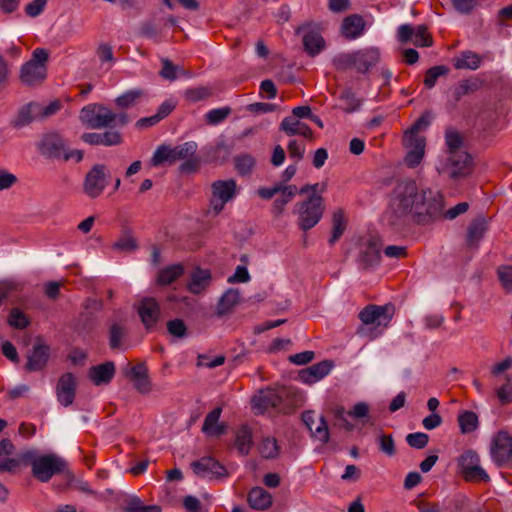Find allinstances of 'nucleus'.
<instances>
[{
  "mask_svg": "<svg viewBox=\"0 0 512 512\" xmlns=\"http://www.w3.org/2000/svg\"><path fill=\"white\" fill-rule=\"evenodd\" d=\"M392 208L400 216L412 214L425 223L443 214L444 200L439 191L419 188L416 181L404 180L394 189Z\"/></svg>",
  "mask_w": 512,
  "mask_h": 512,
  "instance_id": "obj_1",
  "label": "nucleus"
},
{
  "mask_svg": "<svg viewBox=\"0 0 512 512\" xmlns=\"http://www.w3.org/2000/svg\"><path fill=\"white\" fill-rule=\"evenodd\" d=\"M23 466H30L35 479L46 483L57 474L67 470V462L55 453L41 454L38 450L30 448L21 452Z\"/></svg>",
  "mask_w": 512,
  "mask_h": 512,
  "instance_id": "obj_2",
  "label": "nucleus"
},
{
  "mask_svg": "<svg viewBox=\"0 0 512 512\" xmlns=\"http://www.w3.org/2000/svg\"><path fill=\"white\" fill-rule=\"evenodd\" d=\"M390 306L368 305L360 313L361 325L357 334L367 340L379 337L388 326L392 318Z\"/></svg>",
  "mask_w": 512,
  "mask_h": 512,
  "instance_id": "obj_3",
  "label": "nucleus"
},
{
  "mask_svg": "<svg viewBox=\"0 0 512 512\" xmlns=\"http://www.w3.org/2000/svg\"><path fill=\"white\" fill-rule=\"evenodd\" d=\"M79 118L83 124L92 129L123 127L128 123L125 113H114L102 104H90L83 107Z\"/></svg>",
  "mask_w": 512,
  "mask_h": 512,
  "instance_id": "obj_4",
  "label": "nucleus"
},
{
  "mask_svg": "<svg viewBox=\"0 0 512 512\" xmlns=\"http://www.w3.org/2000/svg\"><path fill=\"white\" fill-rule=\"evenodd\" d=\"M324 210L323 198L318 194H312L306 200L297 203L293 213L298 216L299 228L307 231L319 223Z\"/></svg>",
  "mask_w": 512,
  "mask_h": 512,
  "instance_id": "obj_5",
  "label": "nucleus"
},
{
  "mask_svg": "<svg viewBox=\"0 0 512 512\" xmlns=\"http://www.w3.org/2000/svg\"><path fill=\"white\" fill-rule=\"evenodd\" d=\"M197 143L188 141L177 146L160 145L157 147L151 158V165L158 167L164 163L173 164L182 159H189L195 156Z\"/></svg>",
  "mask_w": 512,
  "mask_h": 512,
  "instance_id": "obj_6",
  "label": "nucleus"
},
{
  "mask_svg": "<svg viewBox=\"0 0 512 512\" xmlns=\"http://www.w3.org/2000/svg\"><path fill=\"white\" fill-rule=\"evenodd\" d=\"M238 193L234 179L216 180L211 184L210 212L218 215L228 202L234 200Z\"/></svg>",
  "mask_w": 512,
  "mask_h": 512,
  "instance_id": "obj_7",
  "label": "nucleus"
},
{
  "mask_svg": "<svg viewBox=\"0 0 512 512\" xmlns=\"http://www.w3.org/2000/svg\"><path fill=\"white\" fill-rule=\"evenodd\" d=\"M457 466L460 475L470 482H488L487 472L480 465V457L477 452L467 450L457 458Z\"/></svg>",
  "mask_w": 512,
  "mask_h": 512,
  "instance_id": "obj_8",
  "label": "nucleus"
},
{
  "mask_svg": "<svg viewBox=\"0 0 512 512\" xmlns=\"http://www.w3.org/2000/svg\"><path fill=\"white\" fill-rule=\"evenodd\" d=\"M48 52L43 48H36L32 53V59L21 67L20 78L23 83L33 85L46 77L45 63Z\"/></svg>",
  "mask_w": 512,
  "mask_h": 512,
  "instance_id": "obj_9",
  "label": "nucleus"
},
{
  "mask_svg": "<svg viewBox=\"0 0 512 512\" xmlns=\"http://www.w3.org/2000/svg\"><path fill=\"white\" fill-rule=\"evenodd\" d=\"M109 172L105 165L96 164L86 174L83 182L85 194L95 199L99 197L108 184Z\"/></svg>",
  "mask_w": 512,
  "mask_h": 512,
  "instance_id": "obj_10",
  "label": "nucleus"
},
{
  "mask_svg": "<svg viewBox=\"0 0 512 512\" xmlns=\"http://www.w3.org/2000/svg\"><path fill=\"white\" fill-rule=\"evenodd\" d=\"M403 146L406 149L404 158L405 164L409 168L417 167L425 156L426 140L424 136L405 132L403 137Z\"/></svg>",
  "mask_w": 512,
  "mask_h": 512,
  "instance_id": "obj_11",
  "label": "nucleus"
},
{
  "mask_svg": "<svg viewBox=\"0 0 512 512\" xmlns=\"http://www.w3.org/2000/svg\"><path fill=\"white\" fill-rule=\"evenodd\" d=\"M490 456L498 466H502L511 460L512 436L507 431L500 430L492 437Z\"/></svg>",
  "mask_w": 512,
  "mask_h": 512,
  "instance_id": "obj_12",
  "label": "nucleus"
},
{
  "mask_svg": "<svg viewBox=\"0 0 512 512\" xmlns=\"http://www.w3.org/2000/svg\"><path fill=\"white\" fill-rule=\"evenodd\" d=\"M471 157L466 151L459 153L449 154L441 168L440 172H448L450 177L456 179L458 177H465L471 171Z\"/></svg>",
  "mask_w": 512,
  "mask_h": 512,
  "instance_id": "obj_13",
  "label": "nucleus"
},
{
  "mask_svg": "<svg viewBox=\"0 0 512 512\" xmlns=\"http://www.w3.org/2000/svg\"><path fill=\"white\" fill-rule=\"evenodd\" d=\"M15 450V445L10 439L4 438L0 441V473H15L21 468L23 464L21 452L17 457H12Z\"/></svg>",
  "mask_w": 512,
  "mask_h": 512,
  "instance_id": "obj_14",
  "label": "nucleus"
},
{
  "mask_svg": "<svg viewBox=\"0 0 512 512\" xmlns=\"http://www.w3.org/2000/svg\"><path fill=\"white\" fill-rule=\"evenodd\" d=\"M355 69L366 74L381 60V52L378 47L370 46L354 51Z\"/></svg>",
  "mask_w": 512,
  "mask_h": 512,
  "instance_id": "obj_15",
  "label": "nucleus"
},
{
  "mask_svg": "<svg viewBox=\"0 0 512 512\" xmlns=\"http://www.w3.org/2000/svg\"><path fill=\"white\" fill-rule=\"evenodd\" d=\"M139 317L147 330L155 327L160 318V307L154 298L142 299L137 307Z\"/></svg>",
  "mask_w": 512,
  "mask_h": 512,
  "instance_id": "obj_16",
  "label": "nucleus"
},
{
  "mask_svg": "<svg viewBox=\"0 0 512 512\" xmlns=\"http://www.w3.org/2000/svg\"><path fill=\"white\" fill-rule=\"evenodd\" d=\"M303 32L304 50L311 57L320 54L326 47V42L319 31L310 26H303L297 29V33Z\"/></svg>",
  "mask_w": 512,
  "mask_h": 512,
  "instance_id": "obj_17",
  "label": "nucleus"
},
{
  "mask_svg": "<svg viewBox=\"0 0 512 512\" xmlns=\"http://www.w3.org/2000/svg\"><path fill=\"white\" fill-rule=\"evenodd\" d=\"M191 468L200 478H217L225 474V468L212 457H202L192 462Z\"/></svg>",
  "mask_w": 512,
  "mask_h": 512,
  "instance_id": "obj_18",
  "label": "nucleus"
},
{
  "mask_svg": "<svg viewBox=\"0 0 512 512\" xmlns=\"http://www.w3.org/2000/svg\"><path fill=\"white\" fill-rule=\"evenodd\" d=\"M76 378L72 373L63 374L57 383L56 396L58 402L67 407L71 405L75 398Z\"/></svg>",
  "mask_w": 512,
  "mask_h": 512,
  "instance_id": "obj_19",
  "label": "nucleus"
},
{
  "mask_svg": "<svg viewBox=\"0 0 512 512\" xmlns=\"http://www.w3.org/2000/svg\"><path fill=\"white\" fill-rule=\"evenodd\" d=\"M381 243L375 237H369L362 245L359 252L358 261L363 267H372L380 261Z\"/></svg>",
  "mask_w": 512,
  "mask_h": 512,
  "instance_id": "obj_20",
  "label": "nucleus"
},
{
  "mask_svg": "<svg viewBox=\"0 0 512 512\" xmlns=\"http://www.w3.org/2000/svg\"><path fill=\"white\" fill-rule=\"evenodd\" d=\"M332 367L333 363L325 360L302 369L298 374V378L304 384H314L328 375Z\"/></svg>",
  "mask_w": 512,
  "mask_h": 512,
  "instance_id": "obj_21",
  "label": "nucleus"
},
{
  "mask_svg": "<svg viewBox=\"0 0 512 512\" xmlns=\"http://www.w3.org/2000/svg\"><path fill=\"white\" fill-rule=\"evenodd\" d=\"M65 142L56 135H48L39 143L40 153L52 159H62L65 152Z\"/></svg>",
  "mask_w": 512,
  "mask_h": 512,
  "instance_id": "obj_22",
  "label": "nucleus"
},
{
  "mask_svg": "<svg viewBox=\"0 0 512 512\" xmlns=\"http://www.w3.org/2000/svg\"><path fill=\"white\" fill-rule=\"evenodd\" d=\"M341 34L348 40H354L363 35L365 31V21L362 16L354 14L343 19L341 24Z\"/></svg>",
  "mask_w": 512,
  "mask_h": 512,
  "instance_id": "obj_23",
  "label": "nucleus"
},
{
  "mask_svg": "<svg viewBox=\"0 0 512 512\" xmlns=\"http://www.w3.org/2000/svg\"><path fill=\"white\" fill-rule=\"evenodd\" d=\"M222 413V408L217 407L209 412L202 426V432L210 437H218L226 432V425L219 423V419Z\"/></svg>",
  "mask_w": 512,
  "mask_h": 512,
  "instance_id": "obj_24",
  "label": "nucleus"
},
{
  "mask_svg": "<svg viewBox=\"0 0 512 512\" xmlns=\"http://www.w3.org/2000/svg\"><path fill=\"white\" fill-rule=\"evenodd\" d=\"M488 225L487 220L480 216L474 219L467 230L466 243L470 248H478L480 241L483 239Z\"/></svg>",
  "mask_w": 512,
  "mask_h": 512,
  "instance_id": "obj_25",
  "label": "nucleus"
},
{
  "mask_svg": "<svg viewBox=\"0 0 512 512\" xmlns=\"http://www.w3.org/2000/svg\"><path fill=\"white\" fill-rule=\"evenodd\" d=\"M114 374L115 365L111 361L91 367L88 373L90 380L97 386L108 384L114 377Z\"/></svg>",
  "mask_w": 512,
  "mask_h": 512,
  "instance_id": "obj_26",
  "label": "nucleus"
},
{
  "mask_svg": "<svg viewBox=\"0 0 512 512\" xmlns=\"http://www.w3.org/2000/svg\"><path fill=\"white\" fill-rule=\"evenodd\" d=\"M281 402L279 394L272 389L264 390L255 396L252 400L253 408L258 413H263L265 410L271 407H277Z\"/></svg>",
  "mask_w": 512,
  "mask_h": 512,
  "instance_id": "obj_27",
  "label": "nucleus"
},
{
  "mask_svg": "<svg viewBox=\"0 0 512 512\" xmlns=\"http://www.w3.org/2000/svg\"><path fill=\"white\" fill-rule=\"evenodd\" d=\"M130 376L134 382L135 389L146 394L151 391V383L148 377V369L145 364L140 363L130 368Z\"/></svg>",
  "mask_w": 512,
  "mask_h": 512,
  "instance_id": "obj_28",
  "label": "nucleus"
},
{
  "mask_svg": "<svg viewBox=\"0 0 512 512\" xmlns=\"http://www.w3.org/2000/svg\"><path fill=\"white\" fill-rule=\"evenodd\" d=\"M452 61L456 69L476 70L481 66L482 57L474 51L464 50L455 56Z\"/></svg>",
  "mask_w": 512,
  "mask_h": 512,
  "instance_id": "obj_29",
  "label": "nucleus"
},
{
  "mask_svg": "<svg viewBox=\"0 0 512 512\" xmlns=\"http://www.w3.org/2000/svg\"><path fill=\"white\" fill-rule=\"evenodd\" d=\"M280 129L289 136L301 135L305 138L312 137L311 128L295 117H285L280 124Z\"/></svg>",
  "mask_w": 512,
  "mask_h": 512,
  "instance_id": "obj_30",
  "label": "nucleus"
},
{
  "mask_svg": "<svg viewBox=\"0 0 512 512\" xmlns=\"http://www.w3.org/2000/svg\"><path fill=\"white\" fill-rule=\"evenodd\" d=\"M298 189L295 185H284L281 184V190H279V196L274 200L272 205V213L279 217L283 214L285 206L296 196Z\"/></svg>",
  "mask_w": 512,
  "mask_h": 512,
  "instance_id": "obj_31",
  "label": "nucleus"
},
{
  "mask_svg": "<svg viewBox=\"0 0 512 512\" xmlns=\"http://www.w3.org/2000/svg\"><path fill=\"white\" fill-rule=\"evenodd\" d=\"M49 358V347L37 345L28 357L26 369L28 371H38L44 368Z\"/></svg>",
  "mask_w": 512,
  "mask_h": 512,
  "instance_id": "obj_32",
  "label": "nucleus"
},
{
  "mask_svg": "<svg viewBox=\"0 0 512 512\" xmlns=\"http://www.w3.org/2000/svg\"><path fill=\"white\" fill-rule=\"evenodd\" d=\"M249 505L257 510H266L272 505V495L261 487H254L248 494Z\"/></svg>",
  "mask_w": 512,
  "mask_h": 512,
  "instance_id": "obj_33",
  "label": "nucleus"
},
{
  "mask_svg": "<svg viewBox=\"0 0 512 512\" xmlns=\"http://www.w3.org/2000/svg\"><path fill=\"white\" fill-rule=\"evenodd\" d=\"M210 280L211 274L209 270L197 268L191 274L188 290L193 294H200L208 287Z\"/></svg>",
  "mask_w": 512,
  "mask_h": 512,
  "instance_id": "obj_34",
  "label": "nucleus"
},
{
  "mask_svg": "<svg viewBox=\"0 0 512 512\" xmlns=\"http://www.w3.org/2000/svg\"><path fill=\"white\" fill-rule=\"evenodd\" d=\"M41 107L35 103H29L23 106L14 120L15 127H23L30 124L38 115Z\"/></svg>",
  "mask_w": 512,
  "mask_h": 512,
  "instance_id": "obj_35",
  "label": "nucleus"
},
{
  "mask_svg": "<svg viewBox=\"0 0 512 512\" xmlns=\"http://www.w3.org/2000/svg\"><path fill=\"white\" fill-rule=\"evenodd\" d=\"M252 431L243 425L236 432L235 445L238 452L242 455H248L252 448Z\"/></svg>",
  "mask_w": 512,
  "mask_h": 512,
  "instance_id": "obj_36",
  "label": "nucleus"
},
{
  "mask_svg": "<svg viewBox=\"0 0 512 512\" xmlns=\"http://www.w3.org/2000/svg\"><path fill=\"white\" fill-rule=\"evenodd\" d=\"M458 424L462 434H469L477 430L479 419L475 412L463 410L458 415Z\"/></svg>",
  "mask_w": 512,
  "mask_h": 512,
  "instance_id": "obj_37",
  "label": "nucleus"
},
{
  "mask_svg": "<svg viewBox=\"0 0 512 512\" xmlns=\"http://www.w3.org/2000/svg\"><path fill=\"white\" fill-rule=\"evenodd\" d=\"M184 272V268L181 264L170 265L162 269L157 276L158 285H169L177 280Z\"/></svg>",
  "mask_w": 512,
  "mask_h": 512,
  "instance_id": "obj_38",
  "label": "nucleus"
},
{
  "mask_svg": "<svg viewBox=\"0 0 512 512\" xmlns=\"http://www.w3.org/2000/svg\"><path fill=\"white\" fill-rule=\"evenodd\" d=\"M239 297L237 289H228L218 301L217 313L219 315L228 313L238 303Z\"/></svg>",
  "mask_w": 512,
  "mask_h": 512,
  "instance_id": "obj_39",
  "label": "nucleus"
},
{
  "mask_svg": "<svg viewBox=\"0 0 512 512\" xmlns=\"http://www.w3.org/2000/svg\"><path fill=\"white\" fill-rule=\"evenodd\" d=\"M256 165V159L248 153L239 154L234 157V166L237 173L247 176L252 173Z\"/></svg>",
  "mask_w": 512,
  "mask_h": 512,
  "instance_id": "obj_40",
  "label": "nucleus"
},
{
  "mask_svg": "<svg viewBox=\"0 0 512 512\" xmlns=\"http://www.w3.org/2000/svg\"><path fill=\"white\" fill-rule=\"evenodd\" d=\"M143 96L142 89H131L118 96L115 99V104L118 108L128 109L133 107Z\"/></svg>",
  "mask_w": 512,
  "mask_h": 512,
  "instance_id": "obj_41",
  "label": "nucleus"
},
{
  "mask_svg": "<svg viewBox=\"0 0 512 512\" xmlns=\"http://www.w3.org/2000/svg\"><path fill=\"white\" fill-rule=\"evenodd\" d=\"M445 144L447 148V155L459 153L460 151H465L463 148V139L459 132H457L455 129L450 128L446 130Z\"/></svg>",
  "mask_w": 512,
  "mask_h": 512,
  "instance_id": "obj_42",
  "label": "nucleus"
},
{
  "mask_svg": "<svg viewBox=\"0 0 512 512\" xmlns=\"http://www.w3.org/2000/svg\"><path fill=\"white\" fill-rule=\"evenodd\" d=\"M346 229V220L341 210L333 213L332 217V234L329 239V244L333 245L340 239Z\"/></svg>",
  "mask_w": 512,
  "mask_h": 512,
  "instance_id": "obj_43",
  "label": "nucleus"
},
{
  "mask_svg": "<svg viewBox=\"0 0 512 512\" xmlns=\"http://www.w3.org/2000/svg\"><path fill=\"white\" fill-rule=\"evenodd\" d=\"M449 73V68L444 65H437L429 68L426 71L424 78V85L427 89H432L439 77L446 76Z\"/></svg>",
  "mask_w": 512,
  "mask_h": 512,
  "instance_id": "obj_44",
  "label": "nucleus"
},
{
  "mask_svg": "<svg viewBox=\"0 0 512 512\" xmlns=\"http://www.w3.org/2000/svg\"><path fill=\"white\" fill-rule=\"evenodd\" d=\"M259 452L263 458H276L279 454V446L277 440L273 437L263 438L259 444Z\"/></svg>",
  "mask_w": 512,
  "mask_h": 512,
  "instance_id": "obj_45",
  "label": "nucleus"
},
{
  "mask_svg": "<svg viewBox=\"0 0 512 512\" xmlns=\"http://www.w3.org/2000/svg\"><path fill=\"white\" fill-rule=\"evenodd\" d=\"M333 66L339 70L344 71L351 67L355 68L354 51L351 53H340L332 59Z\"/></svg>",
  "mask_w": 512,
  "mask_h": 512,
  "instance_id": "obj_46",
  "label": "nucleus"
},
{
  "mask_svg": "<svg viewBox=\"0 0 512 512\" xmlns=\"http://www.w3.org/2000/svg\"><path fill=\"white\" fill-rule=\"evenodd\" d=\"M313 438L320 441L321 443H327L330 438L328 425L323 416H320L317 423L313 427V431H310Z\"/></svg>",
  "mask_w": 512,
  "mask_h": 512,
  "instance_id": "obj_47",
  "label": "nucleus"
},
{
  "mask_svg": "<svg viewBox=\"0 0 512 512\" xmlns=\"http://www.w3.org/2000/svg\"><path fill=\"white\" fill-rule=\"evenodd\" d=\"M411 42L418 47L431 46L432 39L427 33V27L424 25H419L414 28V34Z\"/></svg>",
  "mask_w": 512,
  "mask_h": 512,
  "instance_id": "obj_48",
  "label": "nucleus"
},
{
  "mask_svg": "<svg viewBox=\"0 0 512 512\" xmlns=\"http://www.w3.org/2000/svg\"><path fill=\"white\" fill-rule=\"evenodd\" d=\"M8 323L16 329H24L30 322L27 316L19 308H13L10 311Z\"/></svg>",
  "mask_w": 512,
  "mask_h": 512,
  "instance_id": "obj_49",
  "label": "nucleus"
},
{
  "mask_svg": "<svg viewBox=\"0 0 512 512\" xmlns=\"http://www.w3.org/2000/svg\"><path fill=\"white\" fill-rule=\"evenodd\" d=\"M231 113L229 107H221L208 111L205 115L206 121L211 125L223 122Z\"/></svg>",
  "mask_w": 512,
  "mask_h": 512,
  "instance_id": "obj_50",
  "label": "nucleus"
},
{
  "mask_svg": "<svg viewBox=\"0 0 512 512\" xmlns=\"http://www.w3.org/2000/svg\"><path fill=\"white\" fill-rule=\"evenodd\" d=\"M347 414L355 419H363V424L372 423L369 415V406L365 402L356 403Z\"/></svg>",
  "mask_w": 512,
  "mask_h": 512,
  "instance_id": "obj_51",
  "label": "nucleus"
},
{
  "mask_svg": "<svg viewBox=\"0 0 512 512\" xmlns=\"http://www.w3.org/2000/svg\"><path fill=\"white\" fill-rule=\"evenodd\" d=\"M477 90V84L471 80H462L454 88L453 94L456 101H459L463 96L468 95Z\"/></svg>",
  "mask_w": 512,
  "mask_h": 512,
  "instance_id": "obj_52",
  "label": "nucleus"
},
{
  "mask_svg": "<svg viewBox=\"0 0 512 512\" xmlns=\"http://www.w3.org/2000/svg\"><path fill=\"white\" fill-rule=\"evenodd\" d=\"M408 445L415 449H423L429 442V436L423 432L410 433L406 436Z\"/></svg>",
  "mask_w": 512,
  "mask_h": 512,
  "instance_id": "obj_53",
  "label": "nucleus"
},
{
  "mask_svg": "<svg viewBox=\"0 0 512 512\" xmlns=\"http://www.w3.org/2000/svg\"><path fill=\"white\" fill-rule=\"evenodd\" d=\"M124 327L119 324H112L109 331V345L112 349L119 348L124 337Z\"/></svg>",
  "mask_w": 512,
  "mask_h": 512,
  "instance_id": "obj_54",
  "label": "nucleus"
},
{
  "mask_svg": "<svg viewBox=\"0 0 512 512\" xmlns=\"http://www.w3.org/2000/svg\"><path fill=\"white\" fill-rule=\"evenodd\" d=\"M499 280L506 291H512V266H500L497 270Z\"/></svg>",
  "mask_w": 512,
  "mask_h": 512,
  "instance_id": "obj_55",
  "label": "nucleus"
},
{
  "mask_svg": "<svg viewBox=\"0 0 512 512\" xmlns=\"http://www.w3.org/2000/svg\"><path fill=\"white\" fill-rule=\"evenodd\" d=\"M69 485L81 492V493H84L86 495H89V496H97V492L95 490H93L89 483L83 479H78V478H75L74 476H71L70 479H69Z\"/></svg>",
  "mask_w": 512,
  "mask_h": 512,
  "instance_id": "obj_56",
  "label": "nucleus"
},
{
  "mask_svg": "<svg viewBox=\"0 0 512 512\" xmlns=\"http://www.w3.org/2000/svg\"><path fill=\"white\" fill-rule=\"evenodd\" d=\"M340 100L344 105V110L347 112H353L359 106L358 100L351 90L343 91L340 95Z\"/></svg>",
  "mask_w": 512,
  "mask_h": 512,
  "instance_id": "obj_57",
  "label": "nucleus"
},
{
  "mask_svg": "<svg viewBox=\"0 0 512 512\" xmlns=\"http://www.w3.org/2000/svg\"><path fill=\"white\" fill-rule=\"evenodd\" d=\"M18 182L15 174L4 168H0V191L8 190Z\"/></svg>",
  "mask_w": 512,
  "mask_h": 512,
  "instance_id": "obj_58",
  "label": "nucleus"
},
{
  "mask_svg": "<svg viewBox=\"0 0 512 512\" xmlns=\"http://www.w3.org/2000/svg\"><path fill=\"white\" fill-rule=\"evenodd\" d=\"M180 70L179 66L174 65L170 60L164 59L162 61V69L160 75L167 80L173 81L177 78V73Z\"/></svg>",
  "mask_w": 512,
  "mask_h": 512,
  "instance_id": "obj_59",
  "label": "nucleus"
},
{
  "mask_svg": "<svg viewBox=\"0 0 512 512\" xmlns=\"http://www.w3.org/2000/svg\"><path fill=\"white\" fill-rule=\"evenodd\" d=\"M97 55L102 64L109 63L108 69H110L114 63L112 47L105 43L100 44L97 49Z\"/></svg>",
  "mask_w": 512,
  "mask_h": 512,
  "instance_id": "obj_60",
  "label": "nucleus"
},
{
  "mask_svg": "<svg viewBox=\"0 0 512 512\" xmlns=\"http://www.w3.org/2000/svg\"><path fill=\"white\" fill-rule=\"evenodd\" d=\"M113 249L123 252H130L136 249L137 243L131 236H124L113 244Z\"/></svg>",
  "mask_w": 512,
  "mask_h": 512,
  "instance_id": "obj_61",
  "label": "nucleus"
},
{
  "mask_svg": "<svg viewBox=\"0 0 512 512\" xmlns=\"http://www.w3.org/2000/svg\"><path fill=\"white\" fill-rule=\"evenodd\" d=\"M497 396L503 404L512 402V376H509L506 383L498 389Z\"/></svg>",
  "mask_w": 512,
  "mask_h": 512,
  "instance_id": "obj_62",
  "label": "nucleus"
},
{
  "mask_svg": "<svg viewBox=\"0 0 512 512\" xmlns=\"http://www.w3.org/2000/svg\"><path fill=\"white\" fill-rule=\"evenodd\" d=\"M210 95V90L206 87H197L188 89L185 92V97L191 102H197L207 98Z\"/></svg>",
  "mask_w": 512,
  "mask_h": 512,
  "instance_id": "obj_63",
  "label": "nucleus"
},
{
  "mask_svg": "<svg viewBox=\"0 0 512 512\" xmlns=\"http://www.w3.org/2000/svg\"><path fill=\"white\" fill-rule=\"evenodd\" d=\"M379 448L387 456H393L395 454V444L391 435H381L378 438Z\"/></svg>",
  "mask_w": 512,
  "mask_h": 512,
  "instance_id": "obj_64",
  "label": "nucleus"
}]
</instances>
